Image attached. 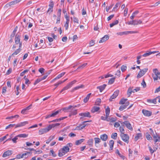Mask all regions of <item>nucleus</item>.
<instances>
[{"mask_svg": "<svg viewBox=\"0 0 160 160\" xmlns=\"http://www.w3.org/2000/svg\"><path fill=\"white\" fill-rule=\"evenodd\" d=\"M64 17L66 20V22L65 23L69 25L70 20L69 17L67 15V14H66V15H65Z\"/></svg>", "mask_w": 160, "mask_h": 160, "instance_id": "a19ab883", "label": "nucleus"}, {"mask_svg": "<svg viewBox=\"0 0 160 160\" xmlns=\"http://www.w3.org/2000/svg\"><path fill=\"white\" fill-rule=\"evenodd\" d=\"M91 94V93H89L88 94L86 97H85L83 99V102L85 103H86L88 102V101L89 98L90 97V96Z\"/></svg>", "mask_w": 160, "mask_h": 160, "instance_id": "393cba45", "label": "nucleus"}, {"mask_svg": "<svg viewBox=\"0 0 160 160\" xmlns=\"http://www.w3.org/2000/svg\"><path fill=\"white\" fill-rule=\"evenodd\" d=\"M50 130V128L48 126L47 128H41L39 131V135H42L45 133Z\"/></svg>", "mask_w": 160, "mask_h": 160, "instance_id": "39448f33", "label": "nucleus"}, {"mask_svg": "<svg viewBox=\"0 0 160 160\" xmlns=\"http://www.w3.org/2000/svg\"><path fill=\"white\" fill-rule=\"evenodd\" d=\"M30 153V152H26L25 153H23L22 154H18L16 155V158H15V159L16 158V159H19L21 158H22L24 157V156L26 155H28V154H29Z\"/></svg>", "mask_w": 160, "mask_h": 160, "instance_id": "9b49d317", "label": "nucleus"}, {"mask_svg": "<svg viewBox=\"0 0 160 160\" xmlns=\"http://www.w3.org/2000/svg\"><path fill=\"white\" fill-rule=\"evenodd\" d=\"M109 38V36L108 35H105L101 38V40L99 41V43L104 42L108 40Z\"/></svg>", "mask_w": 160, "mask_h": 160, "instance_id": "dca6fc26", "label": "nucleus"}, {"mask_svg": "<svg viewBox=\"0 0 160 160\" xmlns=\"http://www.w3.org/2000/svg\"><path fill=\"white\" fill-rule=\"evenodd\" d=\"M15 2V1H12L11 2H10L8 3L7 5H8L9 6H11L13 5H14L15 4H16Z\"/></svg>", "mask_w": 160, "mask_h": 160, "instance_id": "338daca9", "label": "nucleus"}, {"mask_svg": "<svg viewBox=\"0 0 160 160\" xmlns=\"http://www.w3.org/2000/svg\"><path fill=\"white\" fill-rule=\"evenodd\" d=\"M117 34L118 35H119L120 36H122L123 35H128V31L123 32H118L117 33Z\"/></svg>", "mask_w": 160, "mask_h": 160, "instance_id": "c9c22d12", "label": "nucleus"}, {"mask_svg": "<svg viewBox=\"0 0 160 160\" xmlns=\"http://www.w3.org/2000/svg\"><path fill=\"white\" fill-rule=\"evenodd\" d=\"M77 81L75 80H73V81H72L70 82L68 84V85L70 86V87H71L72 86V85L74 83H75L76 82H77Z\"/></svg>", "mask_w": 160, "mask_h": 160, "instance_id": "09e8293b", "label": "nucleus"}, {"mask_svg": "<svg viewBox=\"0 0 160 160\" xmlns=\"http://www.w3.org/2000/svg\"><path fill=\"white\" fill-rule=\"evenodd\" d=\"M19 88L18 86H17L16 87V91H15L16 94L17 95L19 94L20 92H19Z\"/></svg>", "mask_w": 160, "mask_h": 160, "instance_id": "4d7b16f0", "label": "nucleus"}, {"mask_svg": "<svg viewBox=\"0 0 160 160\" xmlns=\"http://www.w3.org/2000/svg\"><path fill=\"white\" fill-rule=\"evenodd\" d=\"M21 34L19 33H17L15 36V43L16 44H18L21 43L22 44V42H20L21 38Z\"/></svg>", "mask_w": 160, "mask_h": 160, "instance_id": "423d86ee", "label": "nucleus"}, {"mask_svg": "<svg viewBox=\"0 0 160 160\" xmlns=\"http://www.w3.org/2000/svg\"><path fill=\"white\" fill-rule=\"evenodd\" d=\"M61 9H59L58 10V12H57V15L58 17H60L61 13Z\"/></svg>", "mask_w": 160, "mask_h": 160, "instance_id": "5fc2aeb1", "label": "nucleus"}, {"mask_svg": "<svg viewBox=\"0 0 160 160\" xmlns=\"http://www.w3.org/2000/svg\"><path fill=\"white\" fill-rule=\"evenodd\" d=\"M116 77H114L111 78L109 80L108 83L110 84H112L114 82Z\"/></svg>", "mask_w": 160, "mask_h": 160, "instance_id": "ea45409f", "label": "nucleus"}, {"mask_svg": "<svg viewBox=\"0 0 160 160\" xmlns=\"http://www.w3.org/2000/svg\"><path fill=\"white\" fill-rule=\"evenodd\" d=\"M95 44L94 41L92 40H91L89 42V44L90 45L89 46L90 47H92Z\"/></svg>", "mask_w": 160, "mask_h": 160, "instance_id": "e2e57ef3", "label": "nucleus"}, {"mask_svg": "<svg viewBox=\"0 0 160 160\" xmlns=\"http://www.w3.org/2000/svg\"><path fill=\"white\" fill-rule=\"evenodd\" d=\"M121 123H123L124 124L126 127L130 130H132L133 128L132 127L131 125L128 121H125L122 123L121 122Z\"/></svg>", "mask_w": 160, "mask_h": 160, "instance_id": "9d476101", "label": "nucleus"}, {"mask_svg": "<svg viewBox=\"0 0 160 160\" xmlns=\"http://www.w3.org/2000/svg\"><path fill=\"white\" fill-rule=\"evenodd\" d=\"M85 139H82L80 140H77L75 142V145H78L80 144L82 142L84 141Z\"/></svg>", "mask_w": 160, "mask_h": 160, "instance_id": "bb28decb", "label": "nucleus"}, {"mask_svg": "<svg viewBox=\"0 0 160 160\" xmlns=\"http://www.w3.org/2000/svg\"><path fill=\"white\" fill-rule=\"evenodd\" d=\"M142 136L141 133H138L137 134L136 136L135 137V141H137Z\"/></svg>", "mask_w": 160, "mask_h": 160, "instance_id": "7c9ffc66", "label": "nucleus"}, {"mask_svg": "<svg viewBox=\"0 0 160 160\" xmlns=\"http://www.w3.org/2000/svg\"><path fill=\"white\" fill-rule=\"evenodd\" d=\"M119 92V90H117L115 91L113 94L111 96L110 98L109 99L110 102H111L113 101V99L115 98L118 95Z\"/></svg>", "mask_w": 160, "mask_h": 160, "instance_id": "0eeeda50", "label": "nucleus"}, {"mask_svg": "<svg viewBox=\"0 0 160 160\" xmlns=\"http://www.w3.org/2000/svg\"><path fill=\"white\" fill-rule=\"evenodd\" d=\"M127 99L122 98L119 101V104L121 105L125 104V103L127 101Z\"/></svg>", "mask_w": 160, "mask_h": 160, "instance_id": "a878e982", "label": "nucleus"}, {"mask_svg": "<svg viewBox=\"0 0 160 160\" xmlns=\"http://www.w3.org/2000/svg\"><path fill=\"white\" fill-rule=\"evenodd\" d=\"M100 138L103 141H106L108 138V137L107 134H104L100 136Z\"/></svg>", "mask_w": 160, "mask_h": 160, "instance_id": "412c9836", "label": "nucleus"}, {"mask_svg": "<svg viewBox=\"0 0 160 160\" xmlns=\"http://www.w3.org/2000/svg\"><path fill=\"white\" fill-rule=\"evenodd\" d=\"M88 144L90 146L92 147L93 144V140L92 138L89 139L87 142Z\"/></svg>", "mask_w": 160, "mask_h": 160, "instance_id": "cd10ccee", "label": "nucleus"}, {"mask_svg": "<svg viewBox=\"0 0 160 160\" xmlns=\"http://www.w3.org/2000/svg\"><path fill=\"white\" fill-rule=\"evenodd\" d=\"M62 148L64 150V151H65V152L66 153H67L69 151V148L68 147V146H64L63 147V148Z\"/></svg>", "mask_w": 160, "mask_h": 160, "instance_id": "79ce46f5", "label": "nucleus"}, {"mask_svg": "<svg viewBox=\"0 0 160 160\" xmlns=\"http://www.w3.org/2000/svg\"><path fill=\"white\" fill-rule=\"evenodd\" d=\"M153 72L155 74V75H152V77L154 81L158 80V78L160 79V73L158 72V70L156 69H154L153 70Z\"/></svg>", "mask_w": 160, "mask_h": 160, "instance_id": "f257e3e1", "label": "nucleus"}, {"mask_svg": "<svg viewBox=\"0 0 160 160\" xmlns=\"http://www.w3.org/2000/svg\"><path fill=\"white\" fill-rule=\"evenodd\" d=\"M114 144V141L113 140H110L109 142V145L110 148V150H112Z\"/></svg>", "mask_w": 160, "mask_h": 160, "instance_id": "c85d7f7f", "label": "nucleus"}, {"mask_svg": "<svg viewBox=\"0 0 160 160\" xmlns=\"http://www.w3.org/2000/svg\"><path fill=\"white\" fill-rule=\"evenodd\" d=\"M117 137V133L116 132L113 133L112 134L111 137L112 138L116 139Z\"/></svg>", "mask_w": 160, "mask_h": 160, "instance_id": "37998d69", "label": "nucleus"}, {"mask_svg": "<svg viewBox=\"0 0 160 160\" xmlns=\"http://www.w3.org/2000/svg\"><path fill=\"white\" fill-rule=\"evenodd\" d=\"M44 69L43 68H41L39 69L38 71L41 74H42L44 73Z\"/></svg>", "mask_w": 160, "mask_h": 160, "instance_id": "69168bd1", "label": "nucleus"}, {"mask_svg": "<svg viewBox=\"0 0 160 160\" xmlns=\"http://www.w3.org/2000/svg\"><path fill=\"white\" fill-rule=\"evenodd\" d=\"M79 116L88 118H90L91 117L89 112H82L79 113Z\"/></svg>", "mask_w": 160, "mask_h": 160, "instance_id": "ddd939ff", "label": "nucleus"}, {"mask_svg": "<svg viewBox=\"0 0 160 160\" xmlns=\"http://www.w3.org/2000/svg\"><path fill=\"white\" fill-rule=\"evenodd\" d=\"M18 137L17 135L12 139V140L14 143H16L17 142L16 141L18 139Z\"/></svg>", "mask_w": 160, "mask_h": 160, "instance_id": "0e129e2a", "label": "nucleus"}, {"mask_svg": "<svg viewBox=\"0 0 160 160\" xmlns=\"http://www.w3.org/2000/svg\"><path fill=\"white\" fill-rule=\"evenodd\" d=\"M67 118V117H63L60 118L58 119H56L52 121H49L48 122L49 123H50L51 122H57L61 121V120H63L64 119H65Z\"/></svg>", "mask_w": 160, "mask_h": 160, "instance_id": "a211bd4d", "label": "nucleus"}, {"mask_svg": "<svg viewBox=\"0 0 160 160\" xmlns=\"http://www.w3.org/2000/svg\"><path fill=\"white\" fill-rule=\"evenodd\" d=\"M28 136V134H18L17 135L18 137L19 138H25L27 137Z\"/></svg>", "mask_w": 160, "mask_h": 160, "instance_id": "4c0bfd02", "label": "nucleus"}, {"mask_svg": "<svg viewBox=\"0 0 160 160\" xmlns=\"http://www.w3.org/2000/svg\"><path fill=\"white\" fill-rule=\"evenodd\" d=\"M94 140H95V145L96 147H98L97 144H98L101 142V140L98 138H95Z\"/></svg>", "mask_w": 160, "mask_h": 160, "instance_id": "5701e85b", "label": "nucleus"}, {"mask_svg": "<svg viewBox=\"0 0 160 160\" xmlns=\"http://www.w3.org/2000/svg\"><path fill=\"white\" fill-rule=\"evenodd\" d=\"M141 84L143 86V88H145L146 87V84L145 82L144 79H143Z\"/></svg>", "mask_w": 160, "mask_h": 160, "instance_id": "680f3d73", "label": "nucleus"}, {"mask_svg": "<svg viewBox=\"0 0 160 160\" xmlns=\"http://www.w3.org/2000/svg\"><path fill=\"white\" fill-rule=\"evenodd\" d=\"M121 137L122 140L125 142L128 143L129 142V137L128 135L126 134H121Z\"/></svg>", "mask_w": 160, "mask_h": 160, "instance_id": "7ed1b4c3", "label": "nucleus"}, {"mask_svg": "<svg viewBox=\"0 0 160 160\" xmlns=\"http://www.w3.org/2000/svg\"><path fill=\"white\" fill-rule=\"evenodd\" d=\"M28 70L27 69L25 70L23 72L20 73V76H23L24 75L25 73L28 72Z\"/></svg>", "mask_w": 160, "mask_h": 160, "instance_id": "774afa93", "label": "nucleus"}, {"mask_svg": "<svg viewBox=\"0 0 160 160\" xmlns=\"http://www.w3.org/2000/svg\"><path fill=\"white\" fill-rule=\"evenodd\" d=\"M158 98L157 97L156 98H155L153 99H148L147 101L148 102L152 103L154 104H156L157 103V98Z\"/></svg>", "mask_w": 160, "mask_h": 160, "instance_id": "b1692460", "label": "nucleus"}, {"mask_svg": "<svg viewBox=\"0 0 160 160\" xmlns=\"http://www.w3.org/2000/svg\"><path fill=\"white\" fill-rule=\"evenodd\" d=\"M142 112L144 115L146 116L149 117L152 114V112H151L145 109H143L142 110Z\"/></svg>", "mask_w": 160, "mask_h": 160, "instance_id": "1a4fd4ad", "label": "nucleus"}, {"mask_svg": "<svg viewBox=\"0 0 160 160\" xmlns=\"http://www.w3.org/2000/svg\"><path fill=\"white\" fill-rule=\"evenodd\" d=\"M12 154V151L11 150H8L4 152L2 155V157L5 158L8 156Z\"/></svg>", "mask_w": 160, "mask_h": 160, "instance_id": "2eb2a0df", "label": "nucleus"}, {"mask_svg": "<svg viewBox=\"0 0 160 160\" xmlns=\"http://www.w3.org/2000/svg\"><path fill=\"white\" fill-rule=\"evenodd\" d=\"M54 138V136H50L48 139L46 141V143L48 144Z\"/></svg>", "mask_w": 160, "mask_h": 160, "instance_id": "e433bc0d", "label": "nucleus"}, {"mask_svg": "<svg viewBox=\"0 0 160 160\" xmlns=\"http://www.w3.org/2000/svg\"><path fill=\"white\" fill-rule=\"evenodd\" d=\"M100 109V108L99 107L97 106H94L91 110V112L92 113L98 111Z\"/></svg>", "mask_w": 160, "mask_h": 160, "instance_id": "4be33fe9", "label": "nucleus"}, {"mask_svg": "<svg viewBox=\"0 0 160 160\" xmlns=\"http://www.w3.org/2000/svg\"><path fill=\"white\" fill-rule=\"evenodd\" d=\"M133 88V87H130L128 88L127 91V94L128 96V97L130 96L132 92H135V91H133V90H132Z\"/></svg>", "mask_w": 160, "mask_h": 160, "instance_id": "6ab92c4d", "label": "nucleus"}, {"mask_svg": "<svg viewBox=\"0 0 160 160\" xmlns=\"http://www.w3.org/2000/svg\"><path fill=\"white\" fill-rule=\"evenodd\" d=\"M142 23V21L140 20H134V25H137Z\"/></svg>", "mask_w": 160, "mask_h": 160, "instance_id": "2f4dec72", "label": "nucleus"}, {"mask_svg": "<svg viewBox=\"0 0 160 160\" xmlns=\"http://www.w3.org/2000/svg\"><path fill=\"white\" fill-rule=\"evenodd\" d=\"M148 70V68H144L142 70L140 69V71L137 76V78H139L142 76Z\"/></svg>", "mask_w": 160, "mask_h": 160, "instance_id": "20e7f679", "label": "nucleus"}, {"mask_svg": "<svg viewBox=\"0 0 160 160\" xmlns=\"http://www.w3.org/2000/svg\"><path fill=\"white\" fill-rule=\"evenodd\" d=\"M15 126V124H10L9 125H8V126H7L6 127V128L5 129H8L9 128H12L14 126Z\"/></svg>", "mask_w": 160, "mask_h": 160, "instance_id": "bf43d9fd", "label": "nucleus"}, {"mask_svg": "<svg viewBox=\"0 0 160 160\" xmlns=\"http://www.w3.org/2000/svg\"><path fill=\"white\" fill-rule=\"evenodd\" d=\"M110 112V109L108 107L105 109L106 116L108 117Z\"/></svg>", "mask_w": 160, "mask_h": 160, "instance_id": "c756f323", "label": "nucleus"}, {"mask_svg": "<svg viewBox=\"0 0 160 160\" xmlns=\"http://www.w3.org/2000/svg\"><path fill=\"white\" fill-rule=\"evenodd\" d=\"M60 125L59 123H56L54 124H50L48 126L49 128H50V130L53 128H54L57 126H59Z\"/></svg>", "mask_w": 160, "mask_h": 160, "instance_id": "72a5a7b5", "label": "nucleus"}, {"mask_svg": "<svg viewBox=\"0 0 160 160\" xmlns=\"http://www.w3.org/2000/svg\"><path fill=\"white\" fill-rule=\"evenodd\" d=\"M65 72H63L58 75L56 78V79H59L60 78L62 77L65 74Z\"/></svg>", "mask_w": 160, "mask_h": 160, "instance_id": "c03bdc74", "label": "nucleus"}, {"mask_svg": "<svg viewBox=\"0 0 160 160\" xmlns=\"http://www.w3.org/2000/svg\"><path fill=\"white\" fill-rule=\"evenodd\" d=\"M28 121H24L20 123L21 127H22L25 126V125L28 124Z\"/></svg>", "mask_w": 160, "mask_h": 160, "instance_id": "3c124183", "label": "nucleus"}, {"mask_svg": "<svg viewBox=\"0 0 160 160\" xmlns=\"http://www.w3.org/2000/svg\"><path fill=\"white\" fill-rule=\"evenodd\" d=\"M66 152L64 151V150L62 148L60 149L59 151L58 155L59 157H62L65 155Z\"/></svg>", "mask_w": 160, "mask_h": 160, "instance_id": "f3484780", "label": "nucleus"}, {"mask_svg": "<svg viewBox=\"0 0 160 160\" xmlns=\"http://www.w3.org/2000/svg\"><path fill=\"white\" fill-rule=\"evenodd\" d=\"M42 81V79H41L40 78L37 79L34 83L33 84L34 85H36L37 83Z\"/></svg>", "mask_w": 160, "mask_h": 160, "instance_id": "8fccbe9b", "label": "nucleus"}, {"mask_svg": "<svg viewBox=\"0 0 160 160\" xmlns=\"http://www.w3.org/2000/svg\"><path fill=\"white\" fill-rule=\"evenodd\" d=\"M87 124H85L84 123H82V128H80L79 127H77L76 128L75 130H81L83 128H84L85 127V126L87 125Z\"/></svg>", "mask_w": 160, "mask_h": 160, "instance_id": "f704fd0d", "label": "nucleus"}, {"mask_svg": "<svg viewBox=\"0 0 160 160\" xmlns=\"http://www.w3.org/2000/svg\"><path fill=\"white\" fill-rule=\"evenodd\" d=\"M116 153L118 154L119 156L121 157L122 159L124 160L125 159V157L122 155H121L119 152L118 150L117 149L116 151Z\"/></svg>", "mask_w": 160, "mask_h": 160, "instance_id": "a18cd8bd", "label": "nucleus"}, {"mask_svg": "<svg viewBox=\"0 0 160 160\" xmlns=\"http://www.w3.org/2000/svg\"><path fill=\"white\" fill-rule=\"evenodd\" d=\"M118 23V20H116L112 23L110 24V27H113L115 25L117 24Z\"/></svg>", "mask_w": 160, "mask_h": 160, "instance_id": "58836bf2", "label": "nucleus"}, {"mask_svg": "<svg viewBox=\"0 0 160 160\" xmlns=\"http://www.w3.org/2000/svg\"><path fill=\"white\" fill-rule=\"evenodd\" d=\"M119 130L120 131L121 134H123L125 132V130L123 128L122 126L119 127Z\"/></svg>", "mask_w": 160, "mask_h": 160, "instance_id": "603ef678", "label": "nucleus"}, {"mask_svg": "<svg viewBox=\"0 0 160 160\" xmlns=\"http://www.w3.org/2000/svg\"><path fill=\"white\" fill-rule=\"evenodd\" d=\"M84 87V86L83 85H81L80 86H78L74 88V89L75 90H77L78 89H79V88H83Z\"/></svg>", "mask_w": 160, "mask_h": 160, "instance_id": "864d4df0", "label": "nucleus"}, {"mask_svg": "<svg viewBox=\"0 0 160 160\" xmlns=\"http://www.w3.org/2000/svg\"><path fill=\"white\" fill-rule=\"evenodd\" d=\"M53 8L49 7L48 9V10L47 11V13H48L49 14H50V13L53 12Z\"/></svg>", "mask_w": 160, "mask_h": 160, "instance_id": "13d9d810", "label": "nucleus"}, {"mask_svg": "<svg viewBox=\"0 0 160 160\" xmlns=\"http://www.w3.org/2000/svg\"><path fill=\"white\" fill-rule=\"evenodd\" d=\"M60 112V111L59 110H58L56 112L52 113V114H49L46 116L45 118L47 119L51 117H54L55 116L57 115Z\"/></svg>", "mask_w": 160, "mask_h": 160, "instance_id": "4468645a", "label": "nucleus"}, {"mask_svg": "<svg viewBox=\"0 0 160 160\" xmlns=\"http://www.w3.org/2000/svg\"><path fill=\"white\" fill-rule=\"evenodd\" d=\"M150 131H151V134L153 138H154V141L155 143L157 142H160V136H159L156 133V135H155L154 132L152 128L149 129Z\"/></svg>", "mask_w": 160, "mask_h": 160, "instance_id": "f03ea898", "label": "nucleus"}, {"mask_svg": "<svg viewBox=\"0 0 160 160\" xmlns=\"http://www.w3.org/2000/svg\"><path fill=\"white\" fill-rule=\"evenodd\" d=\"M22 44L21 43H20L19 45L18 48L17 50H16L14 52H13L12 54V56L13 57H14V56L15 55H17L18 53H19L21 50V48H22Z\"/></svg>", "mask_w": 160, "mask_h": 160, "instance_id": "6e6552de", "label": "nucleus"}, {"mask_svg": "<svg viewBox=\"0 0 160 160\" xmlns=\"http://www.w3.org/2000/svg\"><path fill=\"white\" fill-rule=\"evenodd\" d=\"M106 86V84H103V85L102 86L97 87V88L98 89H99L100 90V92H101L105 89Z\"/></svg>", "mask_w": 160, "mask_h": 160, "instance_id": "aec40b11", "label": "nucleus"}, {"mask_svg": "<svg viewBox=\"0 0 160 160\" xmlns=\"http://www.w3.org/2000/svg\"><path fill=\"white\" fill-rule=\"evenodd\" d=\"M129 102L128 101H127L125 103V104H123L122 105H121L119 108V110L122 111L124 109H125L129 105Z\"/></svg>", "mask_w": 160, "mask_h": 160, "instance_id": "f8f14e48", "label": "nucleus"}, {"mask_svg": "<svg viewBox=\"0 0 160 160\" xmlns=\"http://www.w3.org/2000/svg\"><path fill=\"white\" fill-rule=\"evenodd\" d=\"M87 63H84V64H82L81 65L79 66L78 67V68H77V70H78V69H79L80 68H83L85 66H86L87 65Z\"/></svg>", "mask_w": 160, "mask_h": 160, "instance_id": "6e6d98bb", "label": "nucleus"}, {"mask_svg": "<svg viewBox=\"0 0 160 160\" xmlns=\"http://www.w3.org/2000/svg\"><path fill=\"white\" fill-rule=\"evenodd\" d=\"M127 68V67L126 66L123 65L121 67V70L122 72H124L126 71Z\"/></svg>", "mask_w": 160, "mask_h": 160, "instance_id": "49530a36", "label": "nucleus"}, {"mask_svg": "<svg viewBox=\"0 0 160 160\" xmlns=\"http://www.w3.org/2000/svg\"><path fill=\"white\" fill-rule=\"evenodd\" d=\"M146 138L148 140L152 139V137L149 134L147 133L146 135Z\"/></svg>", "mask_w": 160, "mask_h": 160, "instance_id": "de8ad7c7", "label": "nucleus"}, {"mask_svg": "<svg viewBox=\"0 0 160 160\" xmlns=\"http://www.w3.org/2000/svg\"><path fill=\"white\" fill-rule=\"evenodd\" d=\"M68 112H71V115H75L77 113V110H75L73 109H72L71 110L68 111Z\"/></svg>", "mask_w": 160, "mask_h": 160, "instance_id": "473e14b6", "label": "nucleus"}, {"mask_svg": "<svg viewBox=\"0 0 160 160\" xmlns=\"http://www.w3.org/2000/svg\"><path fill=\"white\" fill-rule=\"evenodd\" d=\"M148 148L149 149V150L150 151V152L151 153V154H152L154 152H155L156 150H153L152 148L149 146L148 147Z\"/></svg>", "mask_w": 160, "mask_h": 160, "instance_id": "052dcab7", "label": "nucleus"}]
</instances>
